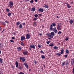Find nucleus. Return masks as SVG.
<instances>
[{"label": "nucleus", "mask_w": 74, "mask_h": 74, "mask_svg": "<svg viewBox=\"0 0 74 74\" xmlns=\"http://www.w3.org/2000/svg\"><path fill=\"white\" fill-rule=\"evenodd\" d=\"M35 8H32L31 9V11L34 12L35 10Z\"/></svg>", "instance_id": "nucleus-16"}, {"label": "nucleus", "mask_w": 74, "mask_h": 74, "mask_svg": "<svg viewBox=\"0 0 74 74\" xmlns=\"http://www.w3.org/2000/svg\"><path fill=\"white\" fill-rule=\"evenodd\" d=\"M5 22L6 23H8V21H7V20L5 21Z\"/></svg>", "instance_id": "nucleus-61"}, {"label": "nucleus", "mask_w": 74, "mask_h": 74, "mask_svg": "<svg viewBox=\"0 0 74 74\" xmlns=\"http://www.w3.org/2000/svg\"><path fill=\"white\" fill-rule=\"evenodd\" d=\"M33 0H31V1H29V3H33Z\"/></svg>", "instance_id": "nucleus-45"}, {"label": "nucleus", "mask_w": 74, "mask_h": 74, "mask_svg": "<svg viewBox=\"0 0 74 74\" xmlns=\"http://www.w3.org/2000/svg\"><path fill=\"white\" fill-rule=\"evenodd\" d=\"M57 29H58V31L62 30V27L61 26V23L58 24V25L57 26Z\"/></svg>", "instance_id": "nucleus-2"}, {"label": "nucleus", "mask_w": 74, "mask_h": 74, "mask_svg": "<svg viewBox=\"0 0 74 74\" xmlns=\"http://www.w3.org/2000/svg\"><path fill=\"white\" fill-rule=\"evenodd\" d=\"M65 52L66 53H67L68 54H69V52L67 49H66L65 50Z\"/></svg>", "instance_id": "nucleus-18"}, {"label": "nucleus", "mask_w": 74, "mask_h": 74, "mask_svg": "<svg viewBox=\"0 0 74 74\" xmlns=\"http://www.w3.org/2000/svg\"><path fill=\"white\" fill-rule=\"evenodd\" d=\"M52 25L53 27H55L56 26V24L54 23H52Z\"/></svg>", "instance_id": "nucleus-24"}, {"label": "nucleus", "mask_w": 74, "mask_h": 74, "mask_svg": "<svg viewBox=\"0 0 74 74\" xmlns=\"http://www.w3.org/2000/svg\"><path fill=\"white\" fill-rule=\"evenodd\" d=\"M20 23L19 21L17 22L16 23V25L17 26H18V25L20 24Z\"/></svg>", "instance_id": "nucleus-20"}, {"label": "nucleus", "mask_w": 74, "mask_h": 74, "mask_svg": "<svg viewBox=\"0 0 74 74\" xmlns=\"http://www.w3.org/2000/svg\"><path fill=\"white\" fill-rule=\"evenodd\" d=\"M23 65H24L26 67V68L27 69L28 68V65L27 64V63H25L24 64H23Z\"/></svg>", "instance_id": "nucleus-15"}, {"label": "nucleus", "mask_w": 74, "mask_h": 74, "mask_svg": "<svg viewBox=\"0 0 74 74\" xmlns=\"http://www.w3.org/2000/svg\"><path fill=\"white\" fill-rule=\"evenodd\" d=\"M20 45H22L23 46H25V44L23 43V42H21L20 43Z\"/></svg>", "instance_id": "nucleus-22"}, {"label": "nucleus", "mask_w": 74, "mask_h": 74, "mask_svg": "<svg viewBox=\"0 0 74 74\" xmlns=\"http://www.w3.org/2000/svg\"><path fill=\"white\" fill-rule=\"evenodd\" d=\"M25 38V36H22L21 37V39L20 40L21 41H23Z\"/></svg>", "instance_id": "nucleus-9"}, {"label": "nucleus", "mask_w": 74, "mask_h": 74, "mask_svg": "<svg viewBox=\"0 0 74 74\" xmlns=\"http://www.w3.org/2000/svg\"><path fill=\"white\" fill-rule=\"evenodd\" d=\"M72 72H73V73H74V68L73 69Z\"/></svg>", "instance_id": "nucleus-56"}, {"label": "nucleus", "mask_w": 74, "mask_h": 74, "mask_svg": "<svg viewBox=\"0 0 74 74\" xmlns=\"http://www.w3.org/2000/svg\"><path fill=\"white\" fill-rule=\"evenodd\" d=\"M16 33L17 32H14V33H13V35H14V36H15Z\"/></svg>", "instance_id": "nucleus-44"}, {"label": "nucleus", "mask_w": 74, "mask_h": 74, "mask_svg": "<svg viewBox=\"0 0 74 74\" xmlns=\"http://www.w3.org/2000/svg\"><path fill=\"white\" fill-rule=\"evenodd\" d=\"M61 54L59 53H57L56 54V55H58L59 56H60Z\"/></svg>", "instance_id": "nucleus-35"}, {"label": "nucleus", "mask_w": 74, "mask_h": 74, "mask_svg": "<svg viewBox=\"0 0 74 74\" xmlns=\"http://www.w3.org/2000/svg\"><path fill=\"white\" fill-rule=\"evenodd\" d=\"M53 49H58V48L57 46H54L53 47Z\"/></svg>", "instance_id": "nucleus-26"}, {"label": "nucleus", "mask_w": 74, "mask_h": 74, "mask_svg": "<svg viewBox=\"0 0 74 74\" xmlns=\"http://www.w3.org/2000/svg\"><path fill=\"white\" fill-rule=\"evenodd\" d=\"M49 46L50 47L53 46V44H50L49 45Z\"/></svg>", "instance_id": "nucleus-30"}, {"label": "nucleus", "mask_w": 74, "mask_h": 74, "mask_svg": "<svg viewBox=\"0 0 74 74\" xmlns=\"http://www.w3.org/2000/svg\"><path fill=\"white\" fill-rule=\"evenodd\" d=\"M35 1L36 2H37V0H35Z\"/></svg>", "instance_id": "nucleus-60"}, {"label": "nucleus", "mask_w": 74, "mask_h": 74, "mask_svg": "<svg viewBox=\"0 0 74 74\" xmlns=\"http://www.w3.org/2000/svg\"><path fill=\"white\" fill-rule=\"evenodd\" d=\"M23 27V25L21 24H20L19 26V28H21Z\"/></svg>", "instance_id": "nucleus-31"}, {"label": "nucleus", "mask_w": 74, "mask_h": 74, "mask_svg": "<svg viewBox=\"0 0 74 74\" xmlns=\"http://www.w3.org/2000/svg\"><path fill=\"white\" fill-rule=\"evenodd\" d=\"M40 53H42L43 54H44V52H43V51H42V50H41L40 51Z\"/></svg>", "instance_id": "nucleus-41"}, {"label": "nucleus", "mask_w": 74, "mask_h": 74, "mask_svg": "<svg viewBox=\"0 0 74 74\" xmlns=\"http://www.w3.org/2000/svg\"><path fill=\"white\" fill-rule=\"evenodd\" d=\"M61 32L60 31H59L58 33V35H59V34H61Z\"/></svg>", "instance_id": "nucleus-39"}, {"label": "nucleus", "mask_w": 74, "mask_h": 74, "mask_svg": "<svg viewBox=\"0 0 74 74\" xmlns=\"http://www.w3.org/2000/svg\"><path fill=\"white\" fill-rule=\"evenodd\" d=\"M18 74H24V73L22 72H20Z\"/></svg>", "instance_id": "nucleus-50"}, {"label": "nucleus", "mask_w": 74, "mask_h": 74, "mask_svg": "<svg viewBox=\"0 0 74 74\" xmlns=\"http://www.w3.org/2000/svg\"><path fill=\"white\" fill-rule=\"evenodd\" d=\"M50 42H51V41L50 40H49V41H48V42H47V45H49V43H50Z\"/></svg>", "instance_id": "nucleus-36"}, {"label": "nucleus", "mask_w": 74, "mask_h": 74, "mask_svg": "<svg viewBox=\"0 0 74 74\" xmlns=\"http://www.w3.org/2000/svg\"><path fill=\"white\" fill-rule=\"evenodd\" d=\"M67 7L68 8H71V6L69 4L67 5Z\"/></svg>", "instance_id": "nucleus-27"}, {"label": "nucleus", "mask_w": 74, "mask_h": 74, "mask_svg": "<svg viewBox=\"0 0 74 74\" xmlns=\"http://www.w3.org/2000/svg\"><path fill=\"white\" fill-rule=\"evenodd\" d=\"M53 26L52 24H51V25H50V27H49V29L50 30H51L53 29Z\"/></svg>", "instance_id": "nucleus-13"}, {"label": "nucleus", "mask_w": 74, "mask_h": 74, "mask_svg": "<svg viewBox=\"0 0 74 74\" xmlns=\"http://www.w3.org/2000/svg\"><path fill=\"white\" fill-rule=\"evenodd\" d=\"M34 21H36L37 20V18H34L33 19Z\"/></svg>", "instance_id": "nucleus-46"}, {"label": "nucleus", "mask_w": 74, "mask_h": 74, "mask_svg": "<svg viewBox=\"0 0 74 74\" xmlns=\"http://www.w3.org/2000/svg\"><path fill=\"white\" fill-rule=\"evenodd\" d=\"M65 62H63L62 63V66H64V65H65Z\"/></svg>", "instance_id": "nucleus-34"}, {"label": "nucleus", "mask_w": 74, "mask_h": 74, "mask_svg": "<svg viewBox=\"0 0 74 74\" xmlns=\"http://www.w3.org/2000/svg\"><path fill=\"white\" fill-rule=\"evenodd\" d=\"M4 30H5V29H4L3 30V31H2V32H1V33H4Z\"/></svg>", "instance_id": "nucleus-47"}, {"label": "nucleus", "mask_w": 74, "mask_h": 74, "mask_svg": "<svg viewBox=\"0 0 74 74\" xmlns=\"http://www.w3.org/2000/svg\"><path fill=\"white\" fill-rule=\"evenodd\" d=\"M52 31H53L54 33H57L58 32L57 28L56 27H54L53 28V29L51 30Z\"/></svg>", "instance_id": "nucleus-4"}, {"label": "nucleus", "mask_w": 74, "mask_h": 74, "mask_svg": "<svg viewBox=\"0 0 74 74\" xmlns=\"http://www.w3.org/2000/svg\"><path fill=\"white\" fill-rule=\"evenodd\" d=\"M72 61H71V64L72 65H73V64H74V58L72 59Z\"/></svg>", "instance_id": "nucleus-21"}, {"label": "nucleus", "mask_w": 74, "mask_h": 74, "mask_svg": "<svg viewBox=\"0 0 74 74\" xmlns=\"http://www.w3.org/2000/svg\"><path fill=\"white\" fill-rule=\"evenodd\" d=\"M38 15L39 16H42V15L40 14H38Z\"/></svg>", "instance_id": "nucleus-53"}, {"label": "nucleus", "mask_w": 74, "mask_h": 74, "mask_svg": "<svg viewBox=\"0 0 74 74\" xmlns=\"http://www.w3.org/2000/svg\"><path fill=\"white\" fill-rule=\"evenodd\" d=\"M38 11H40V12H43L44 10H43V9H42L40 8L39 9Z\"/></svg>", "instance_id": "nucleus-12"}, {"label": "nucleus", "mask_w": 74, "mask_h": 74, "mask_svg": "<svg viewBox=\"0 0 74 74\" xmlns=\"http://www.w3.org/2000/svg\"><path fill=\"white\" fill-rule=\"evenodd\" d=\"M20 59L21 60L22 62H24L26 61V58L25 57H20Z\"/></svg>", "instance_id": "nucleus-5"}, {"label": "nucleus", "mask_w": 74, "mask_h": 74, "mask_svg": "<svg viewBox=\"0 0 74 74\" xmlns=\"http://www.w3.org/2000/svg\"><path fill=\"white\" fill-rule=\"evenodd\" d=\"M34 63H35V64H36L37 63H36V60H34Z\"/></svg>", "instance_id": "nucleus-42"}, {"label": "nucleus", "mask_w": 74, "mask_h": 74, "mask_svg": "<svg viewBox=\"0 0 74 74\" xmlns=\"http://www.w3.org/2000/svg\"><path fill=\"white\" fill-rule=\"evenodd\" d=\"M41 58L42 59H45V56L44 55H41Z\"/></svg>", "instance_id": "nucleus-25"}, {"label": "nucleus", "mask_w": 74, "mask_h": 74, "mask_svg": "<svg viewBox=\"0 0 74 74\" xmlns=\"http://www.w3.org/2000/svg\"><path fill=\"white\" fill-rule=\"evenodd\" d=\"M29 50H32V48L29 47Z\"/></svg>", "instance_id": "nucleus-59"}, {"label": "nucleus", "mask_w": 74, "mask_h": 74, "mask_svg": "<svg viewBox=\"0 0 74 74\" xmlns=\"http://www.w3.org/2000/svg\"><path fill=\"white\" fill-rule=\"evenodd\" d=\"M15 64H16V68H18V62L17 61L16 62Z\"/></svg>", "instance_id": "nucleus-17"}, {"label": "nucleus", "mask_w": 74, "mask_h": 74, "mask_svg": "<svg viewBox=\"0 0 74 74\" xmlns=\"http://www.w3.org/2000/svg\"><path fill=\"white\" fill-rule=\"evenodd\" d=\"M68 62L67 61V62H66L65 63V64L66 65H67V64H68Z\"/></svg>", "instance_id": "nucleus-51"}, {"label": "nucleus", "mask_w": 74, "mask_h": 74, "mask_svg": "<svg viewBox=\"0 0 74 74\" xmlns=\"http://www.w3.org/2000/svg\"><path fill=\"white\" fill-rule=\"evenodd\" d=\"M28 52L25 50H24L23 52V53L24 55H27Z\"/></svg>", "instance_id": "nucleus-7"}, {"label": "nucleus", "mask_w": 74, "mask_h": 74, "mask_svg": "<svg viewBox=\"0 0 74 74\" xmlns=\"http://www.w3.org/2000/svg\"><path fill=\"white\" fill-rule=\"evenodd\" d=\"M38 48H40L41 47V46H40L39 45H38Z\"/></svg>", "instance_id": "nucleus-49"}, {"label": "nucleus", "mask_w": 74, "mask_h": 74, "mask_svg": "<svg viewBox=\"0 0 74 74\" xmlns=\"http://www.w3.org/2000/svg\"><path fill=\"white\" fill-rule=\"evenodd\" d=\"M2 29V28L1 27H0V31Z\"/></svg>", "instance_id": "nucleus-63"}, {"label": "nucleus", "mask_w": 74, "mask_h": 74, "mask_svg": "<svg viewBox=\"0 0 74 74\" xmlns=\"http://www.w3.org/2000/svg\"><path fill=\"white\" fill-rule=\"evenodd\" d=\"M12 39H15V38L14 37H12Z\"/></svg>", "instance_id": "nucleus-55"}, {"label": "nucleus", "mask_w": 74, "mask_h": 74, "mask_svg": "<svg viewBox=\"0 0 74 74\" xmlns=\"http://www.w3.org/2000/svg\"><path fill=\"white\" fill-rule=\"evenodd\" d=\"M3 59H2L1 58H0V62H1V64L3 63Z\"/></svg>", "instance_id": "nucleus-32"}, {"label": "nucleus", "mask_w": 74, "mask_h": 74, "mask_svg": "<svg viewBox=\"0 0 74 74\" xmlns=\"http://www.w3.org/2000/svg\"><path fill=\"white\" fill-rule=\"evenodd\" d=\"M37 25L36 23V22H35L34 23V24H33V25L34 26H35V25Z\"/></svg>", "instance_id": "nucleus-43"}, {"label": "nucleus", "mask_w": 74, "mask_h": 74, "mask_svg": "<svg viewBox=\"0 0 74 74\" xmlns=\"http://www.w3.org/2000/svg\"><path fill=\"white\" fill-rule=\"evenodd\" d=\"M60 54H62L63 53H64V50L63 49H62L61 50H60Z\"/></svg>", "instance_id": "nucleus-14"}, {"label": "nucleus", "mask_w": 74, "mask_h": 74, "mask_svg": "<svg viewBox=\"0 0 74 74\" xmlns=\"http://www.w3.org/2000/svg\"><path fill=\"white\" fill-rule=\"evenodd\" d=\"M46 35L50 38H48V39H51L53 38V36L55 35V33L53 32H51L50 33H48Z\"/></svg>", "instance_id": "nucleus-1"}, {"label": "nucleus", "mask_w": 74, "mask_h": 74, "mask_svg": "<svg viewBox=\"0 0 74 74\" xmlns=\"http://www.w3.org/2000/svg\"><path fill=\"white\" fill-rule=\"evenodd\" d=\"M18 69H22L23 68L22 67H21L20 65H19L18 67Z\"/></svg>", "instance_id": "nucleus-23"}, {"label": "nucleus", "mask_w": 74, "mask_h": 74, "mask_svg": "<svg viewBox=\"0 0 74 74\" xmlns=\"http://www.w3.org/2000/svg\"><path fill=\"white\" fill-rule=\"evenodd\" d=\"M3 47V45L1 44L0 42V47L1 48Z\"/></svg>", "instance_id": "nucleus-38"}, {"label": "nucleus", "mask_w": 74, "mask_h": 74, "mask_svg": "<svg viewBox=\"0 0 74 74\" xmlns=\"http://www.w3.org/2000/svg\"><path fill=\"white\" fill-rule=\"evenodd\" d=\"M64 3L66 4H67V5L69 4L68 3Z\"/></svg>", "instance_id": "nucleus-62"}, {"label": "nucleus", "mask_w": 74, "mask_h": 74, "mask_svg": "<svg viewBox=\"0 0 74 74\" xmlns=\"http://www.w3.org/2000/svg\"><path fill=\"white\" fill-rule=\"evenodd\" d=\"M73 2H71V4H73Z\"/></svg>", "instance_id": "nucleus-58"}, {"label": "nucleus", "mask_w": 74, "mask_h": 74, "mask_svg": "<svg viewBox=\"0 0 74 74\" xmlns=\"http://www.w3.org/2000/svg\"><path fill=\"white\" fill-rule=\"evenodd\" d=\"M26 39H29L30 38V35L29 34H27L26 36Z\"/></svg>", "instance_id": "nucleus-6"}, {"label": "nucleus", "mask_w": 74, "mask_h": 74, "mask_svg": "<svg viewBox=\"0 0 74 74\" xmlns=\"http://www.w3.org/2000/svg\"><path fill=\"white\" fill-rule=\"evenodd\" d=\"M29 47L35 49V46L33 44L30 45H29Z\"/></svg>", "instance_id": "nucleus-8"}, {"label": "nucleus", "mask_w": 74, "mask_h": 74, "mask_svg": "<svg viewBox=\"0 0 74 74\" xmlns=\"http://www.w3.org/2000/svg\"><path fill=\"white\" fill-rule=\"evenodd\" d=\"M9 3L10 5H9V6L10 8H12V6L14 5L13 2L10 1Z\"/></svg>", "instance_id": "nucleus-3"}, {"label": "nucleus", "mask_w": 74, "mask_h": 74, "mask_svg": "<svg viewBox=\"0 0 74 74\" xmlns=\"http://www.w3.org/2000/svg\"><path fill=\"white\" fill-rule=\"evenodd\" d=\"M2 25H5V23L4 22H2Z\"/></svg>", "instance_id": "nucleus-29"}, {"label": "nucleus", "mask_w": 74, "mask_h": 74, "mask_svg": "<svg viewBox=\"0 0 74 74\" xmlns=\"http://www.w3.org/2000/svg\"><path fill=\"white\" fill-rule=\"evenodd\" d=\"M34 16H35V17H38L37 14H35Z\"/></svg>", "instance_id": "nucleus-48"}, {"label": "nucleus", "mask_w": 74, "mask_h": 74, "mask_svg": "<svg viewBox=\"0 0 74 74\" xmlns=\"http://www.w3.org/2000/svg\"><path fill=\"white\" fill-rule=\"evenodd\" d=\"M11 13L9 12L8 14V16H9L10 17L11 16Z\"/></svg>", "instance_id": "nucleus-28"}, {"label": "nucleus", "mask_w": 74, "mask_h": 74, "mask_svg": "<svg viewBox=\"0 0 74 74\" xmlns=\"http://www.w3.org/2000/svg\"><path fill=\"white\" fill-rule=\"evenodd\" d=\"M43 7L48 9L49 8V6L48 5L44 4V5H43Z\"/></svg>", "instance_id": "nucleus-10"}, {"label": "nucleus", "mask_w": 74, "mask_h": 74, "mask_svg": "<svg viewBox=\"0 0 74 74\" xmlns=\"http://www.w3.org/2000/svg\"><path fill=\"white\" fill-rule=\"evenodd\" d=\"M68 40H69V38L67 37L65 39V40L66 41H68Z\"/></svg>", "instance_id": "nucleus-37"}, {"label": "nucleus", "mask_w": 74, "mask_h": 74, "mask_svg": "<svg viewBox=\"0 0 74 74\" xmlns=\"http://www.w3.org/2000/svg\"><path fill=\"white\" fill-rule=\"evenodd\" d=\"M17 49L18 51H20L22 49V47H17Z\"/></svg>", "instance_id": "nucleus-11"}, {"label": "nucleus", "mask_w": 74, "mask_h": 74, "mask_svg": "<svg viewBox=\"0 0 74 74\" xmlns=\"http://www.w3.org/2000/svg\"><path fill=\"white\" fill-rule=\"evenodd\" d=\"M73 20H72V19L70 20L69 21V23H70V24H73Z\"/></svg>", "instance_id": "nucleus-19"}, {"label": "nucleus", "mask_w": 74, "mask_h": 74, "mask_svg": "<svg viewBox=\"0 0 74 74\" xmlns=\"http://www.w3.org/2000/svg\"><path fill=\"white\" fill-rule=\"evenodd\" d=\"M30 0H25V1L26 2H27L28 1H30Z\"/></svg>", "instance_id": "nucleus-57"}, {"label": "nucleus", "mask_w": 74, "mask_h": 74, "mask_svg": "<svg viewBox=\"0 0 74 74\" xmlns=\"http://www.w3.org/2000/svg\"><path fill=\"white\" fill-rule=\"evenodd\" d=\"M67 56V55L66 54L64 55V57L65 58H66Z\"/></svg>", "instance_id": "nucleus-52"}, {"label": "nucleus", "mask_w": 74, "mask_h": 74, "mask_svg": "<svg viewBox=\"0 0 74 74\" xmlns=\"http://www.w3.org/2000/svg\"><path fill=\"white\" fill-rule=\"evenodd\" d=\"M6 11L7 12H9L10 11V10H9V9H8V8H6Z\"/></svg>", "instance_id": "nucleus-33"}, {"label": "nucleus", "mask_w": 74, "mask_h": 74, "mask_svg": "<svg viewBox=\"0 0 74 74\" xmlns=\"http://www.w3.org/2000/svg\"><path fill=\"white\" fill-rule=\"evenodd\" d=\"M10 42H12L13 43H14V40H10Z\"/></svg>", "instance_id": "nucleus-40"}, {"label": "nucleus", "mask_w": 74, "mask_h": 74, "mask_svg": "<svg viewBox=\"0 0 74 74\" xmlns=\"http://www.w3.org/2000/svg\"><path fill=\"white\" fill-rule=\"evenodd\" d=\"M11 68H12V69H14V66H12Z\"/></svg>", "instance_id": "nucleus-54"}, {"label": "nucleus", "mask_w": 74, "mask_h": 74, "mask_svg": "<svg viewBox=\"0 0 74 74\" xmlns=\"http://www.w3.org/2000/svg\"><path fill=\"white\" fill-rule=\"evenodd\" d=\"M41 35H42V34H39L40 36H41Z\"/></svg>", "instance_id": "nucleus-64"}]
</instances>
